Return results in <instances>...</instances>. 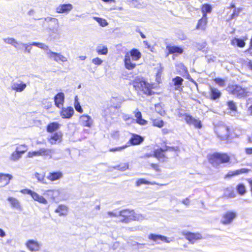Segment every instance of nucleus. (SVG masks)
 Returning <instances> with one entry per match:
<instances>
[{"mask_svg":"<svg viewBox=\"0 0 252 252\" xmlns=\"http://www.w3.org/2000/svg\"><path fill=\"white\" fill-rule=\"evenodd\" d=\"M136 90L147 95L152 94V85L146 82L143 78L136 77L132 82Z\"/></svg>","mask_w":252,"mask_h":252,"instance_id":"obj_1","label":"nucleus"},{"mask_svg":"<svg viewBox=\"0 0 252 252\" xmlns=\"http://www.w3.org/2000/svg\"><path fill=\"white\" fill-rule=\"evenodd\" d=\"M130 57H131L133 61H137L141 57V53L136 49H132L129 52L126 54L124 62L126 69L131 70L136 66V63L130 62Z\"/></svg>","mask_w":252,"mask_h":252,"instance_id":"obj_2","label":"nucleus"},{"mask_svg":"<svg viewBox=\"0 0 252 252\" xmlns=\"http://www.w3.org/2000/svg\"><path fill=\"white\" fill-rule=\"evenodd\" d=\"M208 159L209 162L214 166H217L220 163L228 162L230 158L226 154L214 153L209 155Z\"/></svg>","mask_w":252,"mask_h":252,"instance_id":"obj_3","label":"nucleus"},{"mask_svg":"<svg viewBox=\"0 0 252 252\" xmlns=\"http://www.w3.org/2000/svg\"><path fill=\"white\" fill-rule=\"evenodd\" d=\"M215 131L218 137L221 140H226L229 135V127L225 125L217 126L215 128Z\"/></svg>","mask_w":252,"mask_h":252,"instance_id":"obj_4","label":"nucleus"},{"mask_svg":"<svg viewBox=\"0 0 252 252\" xmlns=\"http://www.w3.org/2000/svg\"><path fill=\"white\" fill-rule=\"evenodd\" d=\"M20 192L23 194H27L31 196L33 200L38 202L40 204L43 205H47L48 204L47 200L42 195H39L37 192H34L29 189H23L20 190Z\"/></svg>","mask_w":252,"mask_h":252,"instance_id":"obj_5","label":"nucleus"},{"mask_svg":"<svg viewBox=\"0 0 252 252\" xmlns=\"http://www.w3.org/2000/svg\"><path fill=\"white\" fill-rule=\"evenodd\" d=\"M227 91L233 95L240 97L246 96L249 93L247 89L243 88L237 85L228 86Z\"/></svg>","mask_w":252,"mask_h":252,"instance_id":"obj_6","label":"nucleus"},{"mask_svg":"<svg viewBox=\"0 0 252 252\" xmlns=\"http://www.w3.org/2000/svg\"><path fill=\"white\" fill-rule=\"evenodd\" d=\"M237 217V214L236 212L227 211L222 215L220 222L224 225L230 224Z\"/></svg>","mask_w":252,"mask_h":252,"instance_id":"obj_7","label":"nucleus"},{"mask_svg":"<svg viewBox=\"0 0 252 252\" xmlns=\"http://www.w3.org/2000/svg\"><path fill=\"white\" fill-rule=\"evenodd\" d=\"M28 150L27 146L25 145H20L17 147L16 151L13 152L10 157V159L12 161H16L21 158V155L25 153Z\"/></svg>","mask_w":252,"mask_h":252,"instance_id":"obj_8","label":"nucleus"},{"mask_svg":"<svg viewBox=\"0 0 252 252\" xmlns=\"http://www.w3.org/2000/svg\"><path fill=\"white\" fill-rule=\"evenodd\" d=\"M61 193V189H49L45 191L44 195L52 201L56 202L60 200Z\"/></svg>","mask_w":252,"mask_h":252,"instance_id":"obj_9","label":"nucleus"},{"mask_svg":"<svg viewBox=\"0 0 252 252\" xmlns=\"http://www.w3.org/2000/svg\"><path fill=\"white\" fill-rule=\"evenodd\" d=\"M46 55L49 59H52L57 63L60 62L64 63L67 61V59L65 56L60 53L52 52L50 50L46 52Z\"/></svg>","mask_w":252,"mask_h":252,"instance_id":"obj_10","label":"nucleus"},{"mask_svg":"<svg viewBox=\"0 0 252 252\" xmlns=\"http://www.w3.org/2000/svg\"><path fill=\"white\" fill-rule=\"evenodd\" d=\"M25 246L30 251L38 252L40 250L41 245L36 240L30 239L26 241Z\"/></svg>","mask_w":252,"mask_h":252,"instance_id":"obj_11","label":"nucleus"},{"mask_svg":"<svg viewBox=\"0 0 252 252\" xmlns=\"http://www.w3.org/2000/svg\"><path fill=\"white\" fill-rule=\"evenodd\" d=\"M148 239L154 241L157 244H160L161 242L169 243L172 241L171 239L164 236L153 233L150 234L148 235Z\"/></svg>","mask_w":252,"mask_h":252,"instance_id":"obj_12","label":"nucleus"},{"mask_svg":"<svg viewBox=\"0 0 252 252\" xmlns=\"http://www.w3.org/2000/svg\"><path fill=\"white\" fill-rule=\"evenodd\" d=\"M182 234L191 243H194L196 241L200 240L202 238L201 234L199 233L183 231Z\"/></svg>","mask_w":252,"mask_h":252,"instance_id":"obj_13","label":"nucleus"},{"mask_svg":"<svg viewBox=\"0 0 252 252\" xmlns=\"http://www.w3.org/2000/svg\"><path fill=\"white\" fill-rule=\"evenodd\" d=\"M56 152L53 149L42 148V156L49 159H53L54 160H58L61 157L56 156Z\"/></svg>","mask_w":252,"mask_h":252,"instance_id":"obj_14","label":"nucleus"},{"mask_svg":"<svg viewBox=\"0 0 252 252\" xmlns=\"http://www.w3.org/2000/svg\"><path fill=\"white\" fill-rule=\"evenodd\" d=\"M133 210L128 209L123 210L119 211V217H122L124 219L121 220L122 222L128 223L131 220Z\"/></svg>","mask_w":252,"mask_h":252,"instance_id":"obj_15","label":"nucleus"},{"mask_svg":"<svg viewBox=\"0 0 252 252\" xmlns=\"http://www.w3.org/2000/svg\"><path fill=\"white\" fill-rule=\"evenodd\" d=\"M185 120L189 125H193L196 128H200L202 127L201 121L198 119L193 118L191 116L185 115Z\"/></svg>","mask_w":252,"mask_h":252,"instance_id":"obj_16","label":"nucleus"},{"mask_svg":"<svg viewBox=\"0 0 252 252\" xmlns=\"http://www.w3.org/2000/svg\"><path fill=\"white\" fill-rule=\"evenodd\" d=\"M73 8V6L71 4H60L56 7V11L58 13H68Z\"/></svg>","mask_w":252,"mask_h":252,"instance_id":"obj_17","label":"nucleus"},{"mask_svg":"<svg viewBox=\"0 0 252 252\" xmlns=\"http://www.w3.org/2000/svg\"><path fill=\"white\" fill-rule=\"evenodd\" d=\"M74 112V109L71 107L63 108L60 112V115L63 119H70Z\"/></svg>","mask_w":252,"mask_h":252,"instance_id":"obj_18","label":"nucleus"},{"mask_svg":"<svg viewBox=\"0 0 252 252\" xmlns=\"http://www.w3.org/2000/svg\"><path fill=\"white\" fill-rule=\"evenodd\" d=\"M7 201L12 208L18 211H21L22 210L21 203L17 198L13 197H9L7 198Z\"/></svg>","mask_w":252,"mask_h":252,"instance_id":"obj_19","label":"nucleus"},{"mask_svg":"<svg viewBox=\"0 0 252 252\" xmlns=\"http://www.w3.org/2000/svg\"><path fill=\"white\" fill-rule=\"evenodd\" d=\"M80 123L83 126L90 127L93 123L91 117L87 115H83L80 117Z\"/></svg>","mask_w":252,"mask_h":252,"instance_id":"obj_20","label":"nucleus"},{"mask_svg":"<svg viewBox=\"0 0 252 252\" xmlns=\"http://www.w3.org/2000/svg\"><path fill=\"white\" fill-rule=\"evenodd\" d=\"M63 177V174L62 172L58 171L56 172H49L47 176V179L50 181L54 182L60 180Z\"/></svg>","mask_w":252,"mask_h":252,"instance_id":"obj_21","label":"nucleus"},{"mask_svg":"<svg viewBox=\"0 0 252 252\" xmlns=\"http://www.w3.org/2000/svg\"><path fill=\"white\" fill-rule=\"evenodd\" d=\"M62 140V134L61 132H56L48 138V141L52 145L60 143Z\"/></svg>","mask_w":252,"mask_h":252,"instance_id":"obj_22","label":"nucleus"},{"mask_svg":"<svg viewBox=\"0 0 252 252\" xmlns=\"http://www.w3.org/2000/svg\"><path fill=\"white\" fill-rule=\"evenodd\" d=\"M64 100V95L63 93H59L54 97L55 105L60 108L63 106Z\"/></svg>","mask_w":252,"mask_h":252,"instance_id":"obj_23","label":"nucleus"},{"mask_svg":"<svg viewBox=\"0 0 252 252\" xmlns=\"http://www.w3.org/2000/svg\"><path fill=\"white\" fill-rule=\"evenodd\" d=\"M12 178L13 176L11 174L0 173V184L3 186L8 185Z\"/></svg>","mask_w":252,"mask_h":252,"instance_id":"obj_24","label":"nucleus"},{"mask_svg":"<svg viewBox=\"0 0 252 252\" xmlns=\"http://www.w3.org/2000/svg\"><path fill=\"white\" fill-rule=\"evenodd\" d=\"M27 85L25 83L21 81L14 82L11 84V89L16 92H22L26 87Z\"/></svg>","mask_w":252,"mask_h":252,"instance_id":"obj_25","label":"nucleus"},{"mask_svg":"<svg viewBox=\"0 0 252 252\" xmlns=\"http://www.w3.org/2000/svg\"><path fill=\"white\" fill-rule=\"evenodd\" d=\"M250 171L249 169L246 168H242L240 169H238L234 171H230L228 172V173L225 175V177H231L232 176H237L239 174H241L243 173H246Z\"/></svg>","mask_w":252,"mask_h":252,"instance_id":"obj_26","label":"nucleus"},{"mask_svg":"<svg viewBox=\"0 0 252 252\" xmlns=\"http://www.w3.org/2000/svg\"><path fill=\"white\" fill-rule=\"evenodd\" d=\"M207 23V18L205 15H203L202 17L200 19L196 26V29L198 30H205Z\"/></svg>","mask_w":252,"mask_h":252,"instance_id":"obj_27","label":"nucleus"},{"mask_svg":"<svg viewBox=\"0 0 252 252\" xmlns=\"http://www.w3.org/2000/svg\"><path fill=\"white\" fill-rule=\"evenodd\" d=\"M210 95L211 98L212 99H217L220 97L221 95L220 92L217 89L210 87Z\"/></svg>","mask_w":252,"mask_h":252,"instance_id":"obj_28","label":"nucleus"},{"mask_svg":"<svg viewBox=\"0 0 252 252\" xmlns=\"http://www.w3.org/2000/svg\"><path fill=\"white\" fill-rule=\"evenodd\" d=\"M55 212L59 214V216H66L68 213V208L64 205H60L55 210Z\"/></svg>","mask_w":252,"mask_h":252,"instance_id":"obj_29","label":"nucleus"},{"mask_svg":"<svg viewBox=\"0 0 252 252\" xmlns=\"http://www.w3.org/2000/svg\"><path fill=\"white\" fill-rule=\"evenodd\" d=\"M143 140V138L141 136L137 134H133L132 137L129 140V142L132 145H135L140 144Z\"/></svg>","mask_w":252,"mask_h":252,"instance_id":"obj_30","label":"nucleus"},{"mask_svg":"<svg viewBox=\"0 0 252 252\" xmlns=\"http://www.w3.org/2000/svg\"><path fill=\"white\" fill-rule=\"evenodd\" d=\"M231 43L232 45H237L238 47L243 48L245 46V42L244 39H242L237 38H234L231 41Z\"/></svg>","mask_w":252,"mask_h":252,"instance_id":"obj_31","label":"nucleus"},{"mask_svg":"<svg viewBox=\"0 0 252 252\" xmlns=\"http://www.w3.org/2000/svg\"><path fill=\"white\" fill-rule=\"evenodd\" d=\"M172 81L175 86V89L176 90H180L181 86L182 85L183 79L180 77L177 76L172 79Z\"/></svg>","mask_w":252,"mask_h":252,"instance_id":"obj_32","label":"nucleus"},{"mask_svg":"<svg viewBox=\"0 0 252 252\" xmlns=\"http://www.w3.org/2000/svg\"><path fill=\"white\" fill-rule=\"evenodd\" d=\"M166 49L168 51L169 54H182L183 52V49L177 46H168L166 47Z\"/></svg>","mask_w":252,"mask_h":252,"instance_id":"obj_33","label":"nucleus"},{"mask_svg":"<svg viewBox=\"0 0 252 252\" xmlns=\"http://www.w3.org/2000/svg\"><path fill=\"white\" fill-rule=\"evenodd\" d=\"M96 52L98 55H106L108 53V49L105 45H99L96 47Z\"/></svg>","mask_w":252,"mask_h":252,"instance_id":"obj_34","label":"nucleus"},{"mask_svg":"<svg viewBox=\"0 0 252 252\" xmlns=\"http://www.w3.org/2000/svg\"><path fill=\"white\" fill-rule=\"evenodd\" d=\"M60 125L57 122H53L49 124L47 126V131L48 132H52L60 128Z\"/></svg>","mask_w":252,"mask_h":252,"instance_id":"obj_35","label":"nucleus"},{"mask_svg":"<svg viewBox=\"0 0 252 252\" xmlns=\"http://www.w3.org/2000/svg\"><path fill=\"white\" fill-rule=\"evenodd\" d=\"M227 106L231 110L229 114L231 116H235L237 111V106L235 103L233 101H229L227 102Z\"/></svg>","mask_w":252,"mask_h":252,"instance_id":"obj_36","label":"nucleus"},{"mask_svg":"<svg viewBox=\"0 0 252 252\" xmlns=\"http://www.w3.org/2000/svg\"><path fill=\"white\" fill-rule=\"evenodd\" d=\"M135 117L136 119V122L138 124L141 125H145L147 124V121L142 118V114L140 112L138 111L135 112Z\"/></svg>","mask_w":252,"mask_h":252,"instance_id":"obj_37","label":"nucleus"},{"mask_svg":"<svg viewBox=\"0 0 252 252\" xmlns=\"http://www.w3.org/2000/svg\"><path fill=\"white\" fill-rule=\"evenodd\" d=\"M145 219H146V217L144 215L132 211L131 220L141 221Z\"/></svg>","mask_w":252,"mask_h":252,"instance_id":"obj_38","label":"nucleus"},{"mask_svg":"<svg viewBox=\"0 0 252 252\" xmlns=\"http://www.w3.org/2000/svg\"><path fill=\"white\" fill-rule=\"evenodd\" d=\"M39 156H42V148L40 149L38 151H30L27 155V157L29 158Z\"/></svg>","mask_w":252,"mask_h":252,"instance_id":"obj_39","label":"nucleus"},{"mask_svg":"<svg viewBox=\"0 0 252 252\" xmlns=\"http://www.w3.org/2000/svg\"><path fill=\"white\" fill-rule=\"evenodd\" d=\"M224 195L229 198H234L236 193L232 188H227L224 191Z\"/></svg>","mask_w":252,"mask_h":252,"instance_id":"obj_40","label":"nucleus"},{"mask_svg":"<svg viewBox=\"0 0 252 252\" xmlns=\"http://www.w3.org/2000/svg\"><path fill=\"white\" fill-rule=\"evenodd\" d=\"M115 169L121 171H124L128 169L129 164L128 163H121L119 165L114 166Z\"/></svg>","mask_w":252,"mask_h":252,"instance_id":"obj_41","label":"nucleus"},{"mask_svg":"<svg viewBox=\"0 0 252 252\" xmlns=\"http://www.w3.org/2000/svg\"><path fill=\"white\" fill-rule=\"evenodd\" d=\"M31 45H32V46H37L38 48H40L41 49H43L44 50L46 51L47 52H48L49 50H50L49 49V47L47 45L43 43L33 42L31 44Z\"/></svg>","mask_w":252,"mask_h":252,"instance_id":"obj_42","label":"nucleus"},{"mask_svg":"<svg viewBox=\"0 0 252 252\" xmlns=\"http://www.w3.org/2000/svg\"><path fill=\"white\" fill-rule=\"evenodd\" d=\"M201 10L203 13V15H205V16H207V13H210L211 12L212 7L210 4H205L202 5Z\"/></svg>","mask_w":252,"mask_h":252,"instance_id":"obj_43","label":"nucleus"},{"mask_svg":"<svg viewBox=\"0 0 252 252\" xmlns=\"http://www.w3.org/2000/svg\"><path fill=\"white\" fill-rule=\"evenodd\" d=\"M163 151L161 150H157L154 153V156L155 157L158 158L159 160L164 161V155L163 154Z\"/></svg>","mask_w":252,"mask_h":252,"instance_id":"obj_44","label":"nucleus"},{"mask_svg":"<svg viewBox=\"0 0 252 252\" xmlns=\"http://www.w3.org/2000/svg\"><path fill=\"white\" fill-rule=\"evenodd\" d=\"M93 18L102 27H105L108 25L106 20L103 18L97 17H94Z\"/></svg>","mask_w":252,"mask_h":252,"instance_id":"obj_45","label":"nucleus"},{"mask_svg":"<svg viewBox=\"0 0 252 252\" xmlns=\"http://www.w3.org/2000/svg\"><path fill=\"white\" fill-rule=\"evenodd\" d=\"M236 189L238 192L241 195L244 194L246 191L245 186L242 184H238L237 186Z\"/></svg>","mask_w":252,"mask_h":252,"instance_id":"obj_46","label":"nucleus"},{"mask_svg":"<svg viewBox=\"0 0 252 252\" xmlns=\"http://www.w3.org/2000/svg\"><path fill=\"white\" fill-rule=\"evenodd\" d=\"M74 107L77 111L80 113L83 112V109L78 101V98L77 96H76L75 97Z\"/></svg>","mask_w":252,"mask_h":252,"instance_id":"obj_47","label":"nucleus"},{"mask_svg":"<svg viewBox=\"0 0 252 252\" xmlns=\"http://www.w3.org/2000/svg\"><path fill=\"white\" fill-rule=\"evenodd\" d=\"M153 125L155 126L162 127L164 125V122L162 120L159 119L153 120Z\"/></svg>","mask_w":252,"mask_h":252,"instance_id":"obj_48","label":"nucleus"},{"mask_svg":"<svg viewBox=\"0 0 252 252\" xmlns=\"http://www.w3.org/2000/svg\"><path fill=\"white\" fill-rule=\"evenodd\" d=\"M155 109L157 112L161 116L165 115V111L162 107V106L160 104H158L155 105Z\"/></svg>","mask_w":252,"mask_h":252,"instance_id":"obj_49","label":"nucleus"},{"mask_svg":"<svg viewBox=\"0 0 252 252\" xmlns=\"http://www.w3.org/2000/svg\"><path fill=\"white\" fill-rule=\"evenodd\" d=\"M142 184H146V185H149L152 184L153 185V183H151L150 182L147 181L146 179L142 178L138 179L136 182V185L137 186H140Z\"/></svg>","mask_w":252,"mask_h":252,"instance_id":"obj_50","label":"nucleus"},{"mask_svg":"<svg viewBox=\"0 0 252 252\" xmlns=\"http://www.w3.org/2000/svg\"><path fill=\"white\" fill-rule=\"evenodd\" d=\"M45 21L47 22H51L53 24L59 26V21L57 18H53L51 17H47L44 18Z\"/></svg>","mask_w":252,"mask_h":252,"instance_id":"obj_51","label":"nucleus"},{"mask_svg":"<svg viewBox=\"0 0 252 252\" xmlns=\"http://www.w3.org/2000/svg\"><path fill=\"white\" fill-rule=\"evenodd\" d=\"M214 81L220 87H223L225 84V80L224 79L217 78L214 79Z\"/></svg>","mask_w":252,"mask_h":252,"instance_id":"obj_52","label":"nucleus"},{"mask_svg":"<svg viewBox=\"0 0 252 252\" xmlns=\"http://www.w3.org/2000/svg\"><path fill=\"white\" fill-rule=\"evenodd\" d=\"M24 44V43H23L20 41H18L15 40V41L13 45V46L16 49L20 50L23 47Z\"/></svg>","mask_w":252,"mask_h":252,"instance_id":"obj_53","label":"nucleus"},{"mask_svg":"<svg viewBox=\"0 0 252 252\" xmlns=\"http://www.w3.org/2000/svg\"><path fill=\"white\" fill-rule=\"evenodd\" d=\"M92 62L95 65H100L102 64L103 61L98 57H96L92 59Z\"/></svg>","mask_w":252,"mask_h":252,"instance_id":"obj_54","label":"nucleus"},{"mask_svg":"<svg viewBox=\"0 0 252 252\" xmlns=\"http://www.w3.org/2000/svg\"><path fill=\"white\" fill-rule=\"evenodd\" d=\"M127 147V145H125V146L118 147H116V148H110L109 150V151L110 152H117V151H121L123 150L124 149H126Z\"/></svg>","mask_w":252,"mask_h":252,"instance_id":"obj_55","label":"nucleus"},{"mask_svg":"<svg viewBox=\"0 0 252 252\" xmlns=\"http://www.w3.org/2000/svg\"><path fill=\"white\" fill-rule=\"evenodd\" d=\"M15 40L16 39L13 37H7L3 39V41L5 43L11 45L12 46Z\"/></svg>","mask_w":252,"mask_h":252,"instance_id":"obj_56","label":"nucleus"},{"mask_svg":"<svg viewBox=\"0 0 252 252\" xmlns=\"http://www.w3.org/2000/svg\"><path fill=\"white\" fill-rule=\"evenodd\" d=\"M176 66L177 67H179L180 68V69L179 70V71L180 72H186L187 71V69L185 67V66L184 65V64L182 63H178Z\"/></svg>","mask_w":252,"mask_h":252,"instance_id":"obj_57","label":"nucleus"},{"mask_svg":"<svg viewBox=\"0 0 252 252\" xmlns=\"http://www.w3.org/2000/svg\"><path fill=\"white\" fill-rule=\"evenodd\" d=\"M162 72V69L161 68H160V69H158V70L157 73L156 80H157V82H160V78H161Z\"/></svg>","mask_w":252,"mask_h":252,"instance_id":"obj_58","label":"nucleus"},{"mask_svg":"<svg viewBox=\"0 0 252 252\" xmlns=\"http://www.w3.org/2000/svg\"><path fill=\"white\" fill-rule=\"evenodd\" d=\"M31 45H31V44H29L24 43L23 47L25 48V51L30 53L32 49V48L31 47Z\"/></svg>","mask_w":252,"mask_h":252,"instance_id":"obj_59","label":"nucleus"},{"mask_svg":"<svg viewBox=\"0 0 252 252\" xmlns=\"http://www.w3.org/2000/svg\"><path fill=\"white\" fill-rule=\"evenodd\" d=\"M34 176L35 178H36L37 180L39 182H42L43 180H44L43 176H42V175L37 172L35 173Z\"/></svg>","mask_w":252,"mask_h":252,"instance_id":"obj_60","label":"nucleus"},{"mask_svg":"<svg viewBox=\"0 0 252 252\" xmlns=\"http://www.w3.org/2000/svg\"><path fill=\"white\" fill-rule=\"evenodd\" d=\"M108 215L110 217H119V211H114V212H108Z\"/></svg>","mask_w":252,"mask_h":252,"instance_id":"obj_61","label":"nucleus"},{"mask_svg":"<svg viewBox=\"0 0 252 252\" xmlns=\"http://www.w3.org/2000/svg\"><path fill=\"white\" fill-rule=\"evenodd\" d=\"M35 14V11L33 9H31L28 12V14L30 16H34Z\"/></svg>","mask_w":252,"mask_h":252,"instance_id":"obj_62","label":"nucleus"},{"mask_svg":"<svg viewBox=\"0 0 252 252\" xmlns=\"http://www.w3.org/2000/svg\"><path fill=\"white\" fill-rule=\"evenodd\" d=\"M182 202L186 205H189V203H190V201H189V200L188 199V198H186L185 199H183L182 201Z\"/></svg>","mask_w":252,"mask_h":252,"instance_id":"obj_63","label":"nucleus"},{"mask_svg":"<svg viewBox=\"0 0 252 252\" xmlns=\"http://www.w3.org/2000/svg\"><path fill=\"white\" fill-rule=\"evenodd\" d=\"M245 152L247 155H252V148H246Z\"/></svg>","mask_w":252,"mask_h":252,"instance_id":"obj_64","label":"nucleus"}]
</instances>
